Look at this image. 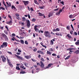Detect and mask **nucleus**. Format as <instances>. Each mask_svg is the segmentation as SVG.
Segmentation results:
<instances>
[{"label": "nucleus", "mask_w": 79, "mask_h": 79, "mask_svg": "<svg viewBox=\"0 0 79 79\" xmlns=\"http://www.w3.org/2000/svg\"><path fill=\"white\" fill-rule=\"evenodd\" d=\"M44 34L46 37H50L51 36L49 32L48 31H45Z\"/></svg>", "instance_id": "nucleus-1"}, {"label": "nucleus", "mask_w": 79, "mask_h": 79, "mask_svg": "<svg viewBox=\"0 0 79 79\" xmlns=\"http://www.w3.org/2000/svg\"><path fill=\"white\" fill-rule=\"evenodd\" d=\"M27 26L28 28H29L31 27L30 22L29 20H27Z\"/></svg>", "instance_id": "nucleus-2"}, {"label": "nucleus", "mask_w": 79, "mask_h": 79, "mask_svg": "<svg viewBox=\"0 0 79 79\" xmlns=\"http://www.w3.org/2000/svg\"><path fill=\"white\" fill-rule=\"evenodd\" d=\"M2 35L3 37L5 38V39L6 40H8V39L7 37L6 36V35L5 34H2Z\"/></svg>", "instance_id": "nucleus-3"}, {"label": "nucleus", "mask_w": 79, "mask_h": 79, "mask_svg": "<svg viewBox=\"0 0 79 79\" xmlns=\"http://www.w3.org/2000/svg\"><path fill=\"white\" fill-rule=\"evenodd\" d=\"M6 23L7 24H9L10 25H12V23H13L12 22V20H10L9 21H8V22H6Z\"/></svg>", "instance_id": "nucleus-4"}, {"label": "nucleus", "mask_w": 79, "mask_h": 79, "mask_svg": "<svg viewBox=\"0 0 79 79\" xmlns=\"http://www.w3.org/2000/svg\"><path fill=\"white\" fill-rule=\"evenodd\" d=\"M37 25H35V26H34V29L35 30V31L36 32H38L39 30L37 28Z\"/></svg>", "instance_id": "nucleus-5"}, {"label": "nucleus", "mask_w": 79, "mask_h": 79, "mask_svg": "<svg viewBox=\"0 0 79 79\" xmlns=\"http://www.w3.org/2000/svg\"><path fill=\"white\" fill-rule=\"evenodd\" d=\"M62 12V10H59V11L57 12H56V15H59L60 14V13H61Z\"/></svg>", "instance_id": "nucleus-6"}, {"label": "nucleus", "mask_w": 79, "mask_h": 79, "mask_svg": "<svg viewBox=\"0 0 79 79\" xmlns=\"http://www.w3.org/2000/svg\"><path fill=\"white\" fill-rule=\"evenodd\" d=\"M23 3H24V5H25V6H27L29 4V2L28 1H23Z\"/></svg>", "instance_id": "nucleus-7"}, {"label": "nucleus", "mask_w": 79, "mask_h": 79, "mask_svg": "<svg viewBox=\"0 0 79 79\" xmlns=\"http://www.w3.org/2000/svg\"><path fill=\"white\" fill-rule=\"evenodd\" d=\"M3 45L4 46L6 47L7 46L8 44L6 42H4L3 43Z\"/></svg>", "instance_id": "nucleus-8"}, {"label": "nucleus", "mask_w": 79, "mask_h": 79, "mask_svg": "<svg viewBox=\"0 0 79 79\" xmlns=\"http://www.w3.org/2000/svg\"><path fill=\"white\" fill-rule=\"evenodd\" d=\"M12 9H14V10H16V7L14 6L13 5L12 6V7H11Z\"/></svg>", "instance_id": "nucleus-9"}, {"label": "nucleus", "mask_w": 79, "mask_h": 79, "mask_svg": "<svg viewBox=\"0 0 79 79\" xmlns=\"http://www.w3.org/2000/svg\"><path fill=\"white\" fill-rule=\"evenodd\" d=\"M70 35L69 34H68L67 36L68 37V38L69 39H71V38H72V37H71V36H70Z\"/></svg>", "instance_id": "nucleus-10"}, {"label": "nucleus", "mask_w": 79, "mask_h": 79, "mask_svg": "<svg viewBox=\"0 0 79 79\" xmlns=\"http://www.w3.org/2000/svg\"><path fill=\"white\" fill-rule=\"evenodd\" d=\"M38 14L39 15V16H43L44 15V14H42L40 12H39L38 13Z\"/></svg>", "instance_id": "nucleus-11"}, {"label": "nucleus", "mask_w": 79, "mask_h": 79, "mask_svg": "<svg viewBox=\"0 0 79 79\" xmlns=\"http://www.w3.org/2000/svg\"><path fill=\"white\" fill-rule=\"evenodd\" d=\"M75 44H76L77 45H79V40H78L75 43Z\"/></svg>", "instance_id": "nucleus-12"}, {"label": "nucleus", "mask_w": 79, "mask_h": 79, "mask_svg": "<svg viewBox=\"0 0 79 79\" xmlns=\"http://www.w3.org/2000/svg\"><path fill=\"white\" fill-rule=\"evenodd\" d=\"M53 14L52 13H50L48 15V18H50L51 16H52Z\"/></svg>", "instance_id": "nucleus-13"}, {"label": "nucleus", "mask_w": 79, "mask_h": 79, "mask_svg": "<svg viewBox=\"0 0 79 79\" xmlns=\"http://www.w3.org/2000/svg\"><path fill=\"white\" fill-rule=\"evenodd\" d=\"M69 17L70 19H73V15L72 14L69 15Z\"/></svg>", "instance_id": "nucleus-14"}, {"label": "nucleus", "mask_w": 79, "mask_h": 79, "mask_svg": "<svg viewBox=\"0 0 79 79\" xmlns=\"http://www.w3.org/2000/svg\"><path fill=\"white\" fill-rule=\"evenodd\" d=\"M1 9L2 10H5V8H4L3 7H0V10H1Z\"/></svg>", "instance_id": "nucleus-15"}, {"label": "nucleus", "mask_w": 79, "mask_h": 79, "mask_svg": "<svg viewBox=\"0 0 79 79\" xmlns=\"http://www.w3.org/2000/svg\"><path fill=\"white\" fill-rule=\"evenodd\" d=\"M20 43L23 44H24V41L23 40H20Z\"/></svg>", "instance_id": "nucleus-16"}, {"label": "nucleus", "mask_w": 79, "mask_h": 79, "mask_svg": "<svg viewBox=\"0 0 79 79\" xmlns=\"http://www.w3.org/2000/svg\"><path fill=\"white\" fill-rule=\"evenodd\" d=\"M45 8V6H40V9H44Z\"/></svg>", "instance_id": "nucleus-17"}, {"label": "nucleus", "mask_w": 79, "mask_h": 79, "mask_svg": "<svg viewBox=\"0 0 79 79\" xmlns=\"http://www.w3.org/2000/svg\"><path fill=\"white\" fill-rule=\"evenodd\" d=\"M77 48H71L70 49H68L67 50H77Z\"/></svg>", "instance_id": "nucleus-18"}, {"label": "nucleus", "mask_w": 79, "mask_h": 79, "mask_svg": "<svg viewBox=\"0 0 79 79\" xmlns=\"http://www.w3.org/2000/svg\"><path fill=\"white\" fill-rule=\"evenodd\" d=\"M22 19H23V22H25L26 20V18L24 17H23L22 18Z\"/></svg>", "instance_id": "nucleus-19"}, {"label": "nucleus", "mask_w": 79, "mask_h": 79, "mask_svg": "<svg viewBox=\"0 0 79 79\" xmlns=\"http://www.w3.org/2000/svg\"><path fill=\"white\" fill-rule=\"evenodd\" d=\"M11 4L10 2L9 3V4L7 5V7L8 8L9 7H9H11Z\"/></svg>", "instance_id": "nucleus-20"}, {"label": "nucleus", "mask_w": 79, "mask_h": 79, "mask_svg": "<svg viewBox=\"0 0 79 79\" xmlns=\"http://www.w3.org/2000/svg\"><path fill=\"white\" fill-rule=\"evenodd\" d=\"M3 5H4L5 6V8L7 10L8 9H7V6H6V4L5 3Z\"/></svg>", "instance_id": "nucleus-21"}, {"label": "nucleus", "mask_w": 79, "mask_h": 79, "mask_svg": "<svg viewBox=\"0 0 79 79\" xmlns=\"http://www.w3.org/2000/svg\"><path fill=\"white\" fill-rule=\"evenodd\" d=\"M50 44L51 45H52L54 44V42L52 40H51V42H50Z\"/></svg>", "instance_id": "nucleus-22"}, {"label": "nucleus", "mask_w": 79, "mask_h": 79, "mask_svg": "<svg viewBox=\"0 0 79 79\" xmlns=\"http://www.w3.org/2000/svg\"><path fill=\"white\" fill-rule=\"evenodd\" d=\"M32 21L33 22H35V19H32Z\"/></svg>", "instance_id": "nucleus-23"}, {"label": "nucleus", "mask_w": 79, "mask_h": 79, "mask_svg": "<svg viewBox=\"0 0 79 79\" xmlns=\"http://www.w3.org/2000/svg\"><path fill=\"white\" fill-rule=\"evenodd\" d=\"M56 31H60V29L58 28H57L56 29Z\"/></svg>", "instance_id": "nucleus-24"}, {"label": "nucleus", "mask_w": 79, "mask_h": 79, "mask_svg": "<svg viewBox=\"0 0 79 79\" xmlns=\"http://www.w3.org/2000/svg\"><path fill=\"white\" fill-rule=\"evenodd\" d=\"M40 44H41V45H42L43 46L45 47V48H46V46L43 45V43H42V42H41V43H40Z\"/></svg>", "instance_id": "nucleus-25"}, {"label": "nucleus", "mask_w": 79, "mask_h": 79, "mask_svg": "<svg viewBox=\"0 0 79 79\" xmlns=\"http://www.w3.org/2000/svg\"><path fill=\"white\" fill-rule=\"evenodd\" d=\"M13 38H14L12 39V40L14 41H15V40H17L15 39V37H13Z\"/></svg>", "instance_id": "nucleus-26"}, {"label": "nucleus", "mask_w": 79, "mask_h": 79, "mask_svg": "<svg viewBox=\"0 0 79 79\" xmlns=\"http://www.w3.org/2000/svg\"><path fill=\"white\" fill-rule=\"evenodd\" d=\"M74 35H76V36H77V32H74Z\"/></svg>", "instance_id": "nucleus-27"}, {"label": "nucleus", "mask_w": 79, "mask_h": 79, "mask_svg": "<svg viewBox=\"0 0 79 79\" xmlns=\"http://www.w3.org/2000/svg\"><path fill=\"white\" fill-rule=\"evenodd\" d=\"M66 29H67L68 30H70V28L68 26L66 27Z\"/></svg>", "instance_id": "nucleus-28"}, {"label": "nucleus", "mask_w": 79, "mask_h": 79, "mask_svg": "<svg viewBox=\"0 0 79 79\" xmlns=\"http://www.w3.org/2000/svg\"><path fill=\"white\" fill-rule=\"evenodd\" d=\"M34 3H35L36 4H37V1L35 0H34Z\"/></svg>", "instance_id": "nucleus-29"}, {"label": "nucleus", "mask_w": 79, "mask_h": 79, "mask_svg": "<svg viewBox=\"0 0 79 79\" xmlns=\"http://www.w3.org/2000/svg\"><path fill=\"white\" fill-rule=\"evenodd\" d=\"M25 44L27 45L28 44V43L27 41H25Z\"/></svg>", "instance_id": "nucleus-30"}, {"label": "nucleus", "mask_w": 79, "mask_h": 79, "mask_svg": "<svg viewBox=\"0 0 79 79\" xmlns=\"http://www.w3.org/2000/svg\"><path fill=\"white\" fill-rule=\"evenodd\" d=\"M71 28L73 29V30L74 31V28H73V25H71Z\"/></svg>", "instance_id": "nucleus-31"}, {"label": "nucleus", "mask_w": 79, "mask_h": 79, "mask_svg": "<svg viewBox=\"0 0 79 79\" xmlns=\"http://www.w3.org/2000/svg\"><path fill=\"white\" fill-rule=\"evenodd\" d=\"M59 36L60 35V33L57 32L55 34Z\"/></svg>", "instance_id": "nucleus-32"}, {"label": "nucleus", "mask_w": 79, "mask_h": 79, "mask_svg": "<svg viewBox=\"0 0 79 79\" xmlns=\"http://www.w3.org/2000/svg\"><path fill=\"white\" fill-rule=\"evenodd\" d=\"M60 3H61V4H62L63 5H64V2L63 1L60 2Z\"/></svg>", "instance_id": "nucleus-33"}, {"label": "nucleus", "mask_w": 79, "mask_h": 79, "mask_svg": "<svg viewBox=\"0 0 79 79\" xmlns=\"http://www.w3.org/2000/svg\"><path fill=\"white\" fill-rule=\"evenodd\" d=\"M30 10L31 11H34V10L33 8L31 7L30 8Z\"/></svg>", "instance_id": "nucleus-34"}, {"label": "nucleus", "mask_w": 79, "mask_h": 79, "mask_svg": "<svg viewBox=\"0 0 79 79\" xmlns=\"http://www.w3.org/2000/svg\"><path fill=\"white\" fill-rule=\"evenodd\" d=\"M5 27H6V29H7V31H9V29H8V28L7 27V26H5Z\"/></svg>", "instance_id": "nucleus-35"}, {"label": "nucleus", "mask_w": 79, "mask_h": 79, "mask_svg": "<svg viewBox=\"0 0 79 79\" xmlns=\"http://www.w3.org/2000/svg\"><path fill=\"white\" fill-rule=\"evenodd\" d=\"M8 17L9 18H10V19H12L10 15H8Z\"/></svg>", "instance_id": "nucleus-36"}, {"label": "nucleus", "mask_w": 79, "mask_h": 79, "mask_svg": "<svg viewBox=\"0 0 79 79\" xmlns=\"http://www.w3.org/2000/svg\"><path fill=\"white\" fill-rule=\"evenodd\" d=\"M28 18L29 19H31V16H30V15L29 14L28 15Z\"/></svg>", "instance_id": "nucleus-37"}, {"label": "nucleus", "mask_w": 79, "mask_h": 79, "mask_svg": "<svg viewBox=\"0 0 79 79\" xmlns=\"http://www.w3.org/2000/svg\"><path fill=\"white\" fill-rule=\"evenodd\" d=\"M4 47V46L3 45V44H2L1 45V48H3Z\"/></svg>", "instance_id": "nucleus-38"}, {"label": "nucleus", "mask_w": 79, "mask_h": 79, "mask_svg": "<svg viewBox=\"0 0 79 79\" xmlns=\"http://www.w3.org/2000/svg\"><path fill=\"white\" fill-rule=\"evenodd\" d=\"M12 36H15L16 35H15V34L13 33V34H12Z\"/></svg>", "instance_id": "nucleus-39"}, {"label": "nucleus", "mask_w": 79, "mask_h": 79, "mask_svg": "<svg viewBox=\"0 0 79 79\" xmlns=\"http://www.w3.org/2000/svg\"><path fill=\"white\" fill-rule=\"evenodd\" d=\"M15 16H19V15L18 14H15Z\"/></svg>", "instance_id": "nucleus-40"}, {"label": "nucleus", "mask_w": 79, "mask_h": 79, "mask_svg": "<svg viewBox=\"0 0 79 79\" xmlns=\"http://www.w3.org/2000/svg\"><path fill=\"white\" fill-rule=\"evenodd\" d=\"M27 8H28V10L29 11H30V8L29 7V6H28L27 7Z\"/></svg>", "instance_id": "nucleus-41"}, {"label": "nucleus", "mask_w": 79, "mask_h": 79, "mask_svg": "<svg viewBox=\"0 0 79 79\" xmlns=\"http://www.w3.org/2000/svg\"><path fill=\"white\" fill-rule=\"evenodd\" d=\"M59 8H57V9H55V10H54V11H57V10H59Z\"/></svg>", "instance_id": "nucleus-42"}, {"label": "nucleus", "mask_w": 79, "mask_h": 79, "mask_svg": "<svg viewBox=\"0 0 79 79\" xmlns=\"http://www.w3.org/2000/svg\"><path fill=\"white\" fill-rule=\"evenodd\" d=\"M4 32L5 33V34H6V35H8V32H6V31H5Z\"/></svg>", "instance_id": "nucleus-43"}, {"label": "nucleus", "mask_w": 79, "mask_h": 79, "mask_svg": "<svg viewBox=\"0 0 79 79\" xmlns=\"http://www.w3.org/2000/svg\"><path fill=\"white\" fill-rule=\"evenodd\" d=\"M33 36L34 37V38H35V34H33Z\"/></svg>", "instance_id": "nucleus-44"}, {"label": "nucleus", "mask_w": 79, "mask_h": 79, "mask_svg": "<svg viewBox=\"0 0 79 79\" xmlns=\"http://www.w3.org/2000/svg\"><path fill=\"white\" fill-rule=\"evenodd\" d=\"M53 32H54V31H56V29H54L53 30Z\"/></svg>", "instance_id": "nucleus-45"}, {"label": "nucleus", "mask_w": 79, "mask_h": 79, "mask_svg": "<svg viewBox=\"0 0 79 79\" xmlns=\"http://www.w3.org/2000/svg\"><path fill=\"white\" fill-rule=\"evenodd\" d=\"M64 9V7H63L62 8V9H60V10H62V11L63 10V9Z\"/></svg>", "instance_id": "nucleus-46"}, {"label": "nucleus", "mask_w": 79, "mask_h": 79, "mask_svg": "<svg viewBox=\"0 0 79 79\" xmlns=\"http://www.w3.org/2000/svg\"><path fill=\"white\" fill-rule=\"evenodd\" d=\"M16 18L18 20H19L20 19V18L18 17H16Z\"/></svg>", "instance_id": "nucleus-47"}, {"label": "nucleus", "mask_w": 79, "mask_h": 79, "mask_svg": "<svg viewBox=\"0 0 79 79\" xmlns=\"http://www.w3.org/2000/svg\"><path fill=\"white\" fill-rule=\"evenodd\" d=\"M61 0H58V3H59V2H61Z\"/></svg>", "instance_id": "nucleus-48"}, {"label": "nucleus", "mask_w": 79, "mask_h": 79, "mask_svg": "<svg viewBox=\"0 0 79 79\" xmlns=\"http://www.w3.org/2000/svg\"><path fill=\"white\" fill-rule=\"evenodd\" d=\"M24 16L26 17H28V15H25Z\"/></svg>", "instance_id": "nucleus-49"}, {"label": "nucleus", "mask_w": 79, "mask_h": 79, "mask_svg": "<svg viewBox=\"0 0 79 79\" xmlns=\"http://www.w3.org/2000/svg\"><path fill=\"white\" fill-rule=\"evenodd\" d=\"M2 3H3V4H4L5 3V2H4V0H3V1H2Z\"/></svg>", "instance_id": "nucleus-50"}, {"label": "nucleus", "mask_w": 79, "mask_h": 79, "mask_svg": "<svg viewBox=\"0 0 79 79\" xmlns=\"http://www.w3.org/2000/svg\"><path fill=\"white\" fill-rule=\"evenodd\" d=\"M31 31V30H29V31H28L29 33H30Z\"/></svg>", "instance_id": "nucleus-51"}, {"label": "nucleus", "mask_w": 79, "mask_h": 79, "mask_svg": "<svg viewBox=\"0 0 79 79\" xmlns=\"http://www.w3.org/2000/svg\"><path fill=\"white\" fill-rule=\"evenodd\" d=\"M19 24H22V22H19Z\"/></svg>", "instance_id": "nucleus-52"}, {"label": "nucleus", "mask_w": 79, "mask_h": 79, "mask_svg": "<svg viewBox=\"0 0 79 79\" xmlns=\"http://www.w3.org/2000/svg\"><path fill=\"white\" fill-rule=\"evenodd\" d=\"M16 4H19V2H16Z\"/></svg>", "instance_id": "nucleus-53"}, {"label": "nucleus", "mask_w": 79, "mask_h": 79, "mask_svg": "<svg viewBox=\"0 0 79 79\" xmlns=\"http://www.w3.org/2000/svg\"><path fill=\"white\" fill-rule=\"evenodd\" d=\"M21 24H22V25H24V23H23V22Z\"/></svg>", "instance_id": "nucleus-54"}, {"label": "nucleus", "mask_w": 79, "mask_h": 79, "mask_svg": "<svg viewBox=\"0 0 79 79\" xmlns=\"http://www.w3.org/2000/svg\"><path fill=\"white\" fill-rule=\"evenodd\" d=\"M75 20V19H73L72 20V21H74V20Z\"/></svg>", "instance_id": "nucleus-55"}, {"label": "nucleus", "mask_w": 79, "mask_h": 79, "mask_svg": "<svg viewBox=\"0 0 79 79\" xmlns=\"http://www.w3.org/2000/svg\"><path fill=\"white\" fill-rule=\"evenodd\" d=\"M3 27H1L0 28V29H2V30L3 29Z\"/></svg>", "instance_id": "nucleus-56"}, {"label": "nucleus", "mask_w": 79, "mask_h": 79, "mask_svg": "<svg viewBox=\"0 0 79 79\" xmlns=\"http://www.w3.org/2000/svg\"><path fill=\"white\" fill-rule=\"evenodd\" d=\"M70 34H71V35H72L73 34V33H72V32L71 31H70Z\"/></svg>", "instance_id": "nucleus-57"}, {"label": "nucleus", "mask_w": 79, "mask_h": 79, "mask_svg": "<svg viewBox=\"0 0 79 79\" xmlns=\"http://www.w3.org/2000/svg\"><path fill=\"white\" fill-rule=\"evenodd\" d=\"M6 3L7 4V5L9 4V3H8V2H6Z\"/></svg>", "instance_id": "nucleus-58"}, {"label": "nucleus", "mask_w": 79, "mask_h": 79, "mask_svg": "<svg viewBox=\"0 0 79 79\" xmlns=\"http://www.w3.org/2000/svg\"><path fill=\"white\" fill-rule=\"evenodd\" d=\"M76 2H78V3H79V1L78 0H76Z\"/></svg>", "instance_id": "nucleus-59"}, {"label": "nucleus", "mask_w": 79, "mask_h": 79, "mask_svg": "<svg viewBox=\"0 0 79 79\" xmlns=\"http://www.w3.org/2000/svg\"><path fill=\"white\" fill-rule=\"evenodd\" d=\"M39 32V33H40L41 32V30H40V31H38Z\"/></svg>", "instance_id": "nucleus-60"}, {"label": "nucleus", "mask_w": 79, "mask_h": 79, "mask_svg": "<svg viewBox=\"0 0 79 79\" xmlns=\"http://www.w3.org/2000/svg\"><path fill=\"white\" fill-rule=\"evenodd\" d=\"M77 34L78 35H79V31L78 32Z\"/></svg>", "instance_id": "nucleus-61"}, {"label": "nucleus", "mask_w": 79, "mask_h": 79, "mask_svg": "<svg viewBox=\"0 0 79 79\" xmlns=\"http://www.w3.org/2000/svg\"><path fill=\"white\" fill-rule=\"evenodd\" d=\"M53 40V41H55V40L54 39H53V40Z\"/></svg>", "instance_id": "nucleus-62"}, {"label": "nucleus", "mask_w": 79, "mask_h": 79, "mask_svg": "<svg viewBox=\"0 0 79 79\" xmlns=\"http://www.w3.org/2000/svg\"><path fill=\"white\" fill-rule=\"evenodd\" d=\"M39 39H40L41 40H42V38H40V37H39Z\"/></svg>", "instance_id": "nucleus-63"}, {"label": "nucleus", "mask_w": 79, "mask_h": 79, "mask_svg": "<svg viewBox=\"0 0 79 79\" xmlns=\"http://www.w3.org/2000/svg\"><path fill=\"white\" fill-rule=\"evenodd\" d=\"M41 32L42 33H43V31H41Z\"/></svg>", "instance_id": "nucleus-64"}]
</instances>
